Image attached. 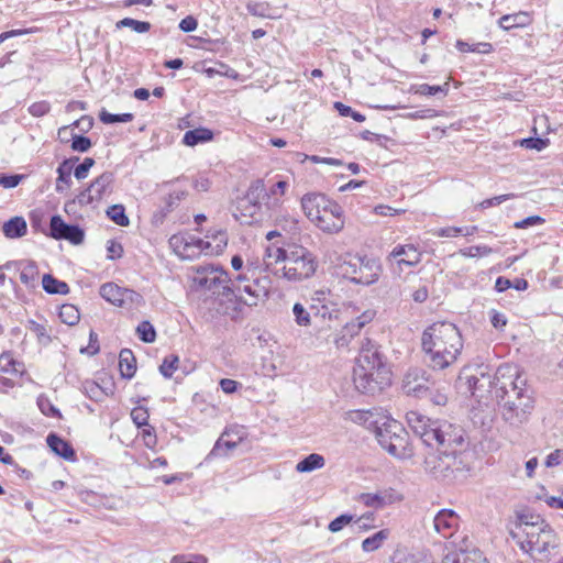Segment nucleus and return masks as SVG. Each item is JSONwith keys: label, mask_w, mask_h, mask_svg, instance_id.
I'll return each instance as SVG.
<instances>
[{"label": "nucleus", "mask_w": 563, "mask_h": 563, "mask_svg": "<svg viewBox=\"0 0 563 563\" xmlns=\"http://www.w3.org/2000/svg\"><path fill=\"white\" fill-rule=\"evenodd\" d=\"M178 362H179L178 356H176L174 354L167 355L163 360V363L159 366V373L165 378H170L178 367Z\"/></svg>", "instance_id": "obj_49"}, {"label": "nucleus", "mask_w": 563, "mask_h": 563, "mask_svg": "<svg viewBox=\"0 0 563 563\" xmlns=\"http://www.w3.org/2000/svg\"><path fill=\"white\" fill-rule=\"evenodd\" d=\"M467 389L478 401L492 395L501 406L503 418L510 424L522 423L533 408V398L526 388L517 367L500 365L494 376L487 367H478L474 374L466 376Z\"/></svg>", "instance_id": "obj_1"}, {"label": "nucleus", "mask_w": 563, "mask_h": 563, "mask_svg": "<svg viewBox=\"0 0 563 563\" xmlns=\"http://www.w3.org/2000/svg\"><path fill=\"white\" fill-rule=\"evenodd\" d=\"M433 527L437 533L449 539L457 531L460 527V517L452 509H441L433 518Z\"/></svg>", "instance_id": "obj_18"}, {"label": "nucleus", "mask_w": 563, "mask_h": 563, "mask_svg": "<svg viewBox=\"0 0 563 563\" xmlns=\"http://www.w3.org/2000/svg\"><path fill=\"white\" fill-rule=\"evenodd\" d=\"M213 139V132L207 128L189 130L184 134L183 143L187 146H195L199 143L209 142Z\"/></svg>", "instance_id": "obj_31"}, {"label": "nucleus", "mask_w": 563, "mask_h": 563, "mask_svg": "<svg viewBox=\"0 0 563 563\" xmlns=\"http://www.w3.org/2000/svg\"><path fill=\"white\" fill-rule=\"evenodd\" d=\"M518 531L514 533L520 549L534 559L547 558L551 549L556 547V536L548 522L539 516H520L517 526Z\"/></svg>", "instance_id": "obj_5"}, {"label": "nucleus", "mask_w": 563, "mask_h": 563, "mask_svg": "<svg viewBox=\"0 0 563 563\" xmlns=\"http://www.w3.org/2000/svg\"><path fill=\"white\" fill-rule=\"evenodd\" d=\"M202 254L205 255H218L223 252L228 245V236L223 230H209L201 239Z\"/></svg>", "instance_id": "obj_23"}, {"label": "nucleus", "mask_w": 563, "mask_h": 563, "mask_svg": "<svg viewBox=\"0 0 563 563\" xmlns=\"http://www.w3.org/2000/svg\"><path fill=\"white\" fill-rule=\"evenodd\" d=\"M187 195L186 190L175 189L173 190L168 197L166 198L165 208L166 212H170L176 206H178L179 201L183 200Z\"/></svg>", "instance_id": "obj_60"}, {"label": "nucleus", "mask_w": 563, "mask_h": 563, "mask_svg": "<svg viewBox=\"0 0 563 563\" xmlns=\"http://www.w3.org/2000/svg\"><path fill=\"white\" fill-rule=\"evenodd\" d=\"M267 256L274 258L275 263H284L283 276L290 282H301L312 277L318 267L316 256L302 246L290 250L267 249Z\"/></svg>", "instance_id": "obj_6"}, {"label": "nucleus", "mask_w": 563, "mask_h": 563, "mask_svg": "<svg viewBox=\"0 0 563 563\" xmlns=\"http://www.w3.org/2000/svg\"><path fill=\"white\" fill-rule=\"evenodd\" d=\"M192 282L197 290L210 291L218 297L233 284V277L221 266L205 265L197 267Z\"/></svg>", "instance_id": "obj_9"}, {"label": "nucleus", "mask_w": 563, "mask_h": 563, "mask_svg": "<svg viewBox=\"0 0 563 563\" xmlns=\"http://www.w3.org/2000/svg\"><path fill=\"white\" fill-rule=\"evenodd\" d=\"M119 368L121 376L131 379L136 372V358L129 349H123L119 354Z\"/></svg>", "instance_id": "obj_29"}, {"label": "nucleus", "mask_w": 563, "mask_h": 563, "mask_svg": "<svg viewBox=\"0 0 563 563\" xmlns=\"http://www.w3.org/2000/svg\"><path fill=\"white\" fill-rule=\"evenodd\" d=\"M357 501L363 504L366 507L379 509L383 508L387 503L383 495L380 494H372V493H363L358 495Z\"/></svg>", "instance_id": "obj_46"}, {"label": "nucleus", "mask_w": 563, "mask_h": 563, "mask_svg": "<svg viewBox=\"0 0 563 563\" xmlns=\"http://www.w3.org/2000/svg\"><path fill=\"white\" fill-rule=\"evenodd\" d=\"M47 445L49 449L58 456L67 460V461H75L76 460V453L73 449L71 444L58 437L55 433H49L46 438Z\"/></svg>", "instance_id": "obj_26"}, {"label": "nucleus", "mask_w": 563, "mask_h": 563, "mask_svg": "<svg viewBox=\"0 0 563 563\" xmlns=\"http://www.w3.org/2000/svg\"><path fill=\"white\" fill-rule=\"evenodd\" d=\"M295 321L300 327H308L311 323L310 313L300 302H296L292 307Z\"/></svg>", "instance_id": "obj_53"}, {"label": "nucleus", "mask_w": 563, "mask_h": 563, "mask_svg": "<svg viewBox=\"0 0 563 563\" xmlns=\"http://www.w3.org/2000/svg\"><path fill=\"white\" fill-rule=\"evenodd\" d=\"M493 252L488 245H474L463 250L460 253L465 257L487 256Z\"/></svg>", "instance_id": "obj_57"}, {"label": "nucleus", "mask_w": 563, "mask_h": 563, "mask_svg": "<svg viewBox=\"0 0 563 563\" xmlns=\"http://www.w3.org/2000/svg\"><path fill=\"white\" fill-rule=\"evenodd\" d=\"M230 285L220 296L216 298L218 302L217 311L220 314L229 317L231 320H238L241 318L244 306V299L239 297L235 294V288L233 289Z\"/></svg>", "instance_id": "obj_16"}, {"label": "nucleus", "mask_w": 563, "mask_h": 563, "mask_svg": "<svg viewBox=\"0 0 563 563\" xmlns=\"http://www.w3.org/2000/svg\"><path fill=\"white\" fill-rule=\"evenodd\" d=\"M393 563H429V558L421 551H412L406 548L397 549L393 556Z\"/></svg>", "instance_id": "obj_28"}, {"label": "nucleus", "mask_w": 563, "mask_h": 563, "mask_svg": "<svg viewBox=\"0 0 563 563\" xmlns=\"http://www.w3.org/2000/svg\"><path fill=\"white\" fill-rule=\"evenodd\" d=\"M169 247L183 260H195L202 255L201 239L189 234H174L168 240Z\"/></svg>", "instance_id": "obj_13"}, {"label": "nucleus", "mask_w": 563, "mask_h": 563, "mask_svg": "<svg viewBox=\"0 0 563 563\" xmlns=\"http://www.w3.org/2000/svg\"><path fill=\"white\" fill-rule=\"evenodd\" d=\"M462 446H453L449 449L448 457V482L462 481L466 478L471 471V454L461 449Z\"/></svg>", "instance_id": "obj_14"}, {"label": "nucleus", "mask_w": 563, "mask_h": 563, "mask_svg": "<svg viewBox=\"0 0 563 563\" xmlns=\"http://www.w3.org/2000/svg\"><path fill=\"white\" fill-rule=\"evenodd\" d=\"M77 162H79V157L74 156V157L65 158L58 165V167L56 169L57 178H56V185H55V190L58 194H63L71 187V185H73L71 173L74 172V166Z\"/></svg>", "instance_id": "obj_25"}, {"label": "nucleus", "mask_w": 563, "mask_h": 563, "mask_svg": "<svg viewBox=\"0 0 563 563\" xmlns=\"http://www.w3.org/2000/svg\"><path fill=\"white\" fill-rule=\"evenodd\" d=\"M122 306L125 308H132L140 306L143 302V297L133 289L123 288L121 294Z\"/></svg>", "instance_id": "obj_50"}, {"label": "nucleus", "mask_w": 563, "mask_h": 563, "mask_svg": "<svg viewBox=\"0 0 563 563\" xmlns=\"http://www.w3.org/2000/svg\"><path fill=\"white\" fill-rule=\"evenodd\" d=\"M355 388L362 394L375 395L391 384V372L383 361L377 345L364 339L353 369Z\"/></svg>", "instance_id": "obj_4"}, {"label": "nucleus", "mask_w": 563, "mask_h": 563, "mask_svg": "<svg viewBox=\"0 0 563 563\" xmlns=\"http://www.w3.org/2000/svg\"><path fill=\"white\" fill-rule=\"evenodd\" d=\"M352 521H354V516H353V515L343 514V515H340L339 517H336L335 519H333V520L329 523L328 529H329L331 532H339V531H341L345 526H347L349 523H351Z\"/></svg>", "instance_id": "obj_58"}, {"label": "nucleus", "mask_w": 563, "mask_h": 563, "mask_svg": "<svg viewBox=\"0 0 563 563\" xmlns=\"http://www.w3.org/2000/svg\"><path fill=\"white\" fill-rule=\"evenodd\" d=\"M244 435L243 428L238 426L227 428L214 443L206 460L209 461L213 457L227 455L228 451L235 449L241 443Z\"/></svg>", "instance_id": "obj_17"}, {"label": "nucleus", "mask_w": 563, "mask_h": 563, "mask_svg": "<svg viewBox=\"0 0 563 563\" xmlns=\"http://www.w3.org/2000/svg\"><path fill=\"white\" fill-rule=\"evenodd\" d=\"M232 286L236 291L244 292L247 296L244 303L252 307L268 296L272 279L258 264L251 262L246 264L245 272L233 277Z\"/></svg>", "instance_id": "obj_7"}, {"label": "nucleus", "mask_w": 563, "mask_h": 563, "mask_svg": "<svg viewBox=\"0 0 563 563\" xmlns=\"http://www.w3.org/2000/svg\"><path fill=\"white\" fill-rule=\"evenodd\" d=\"M340 268L344 278L360 285L374 284L379 276L378 264L366 257L351 256Z\"/></svg>", "instance_id": "obj_10"}, {"label": "nucleus", "mask_w": 563, "mask_h": 563, "mask_svg": "<svg viewBox=\"0 0 563 563\" xmlns=\"http://www.w3.org/2000/svg\"><path fill=\"white\" fill-rule=\"evenodd\" d=\"M422 350L433 369H444L454 364L463 350V339L459 328L446 321L429 325L421 336Z\"/></svg>", "instance_id": "obj_3"}, {"label": "nucleus", "mask_w": 563, "mask_h": 563, "mask_svg": "<svg viewBox=\"0 0 563 563\" xmlns=\"http://www.w3.org/2000/svg\"><path fill=\"white\" fill-rule=\"evenodd\" d=\"M268 183H271V185L268 187L266 186L265 206L269 210H276L283 203V197L289 187V183L280 176L269 179Z\"/></svg>", "instance_id": "obj_22"}, {"label": "nucleus", "mask_w": 563, "mask_h": 563, "mask_svg": "<svg viewBox=\"0 0 563 563\" xmlns=\"http://www.w3.org/2000/svg\"><path fill=\"white\" fill-rule=\"evenodd\" d=\"M107 257L111 261L121 258L123 255V246L120 242L109 240L107 242Z\"/></svg>", "instance_id": "obj_62"}, {"label": "nucleus", "mask_w": 563, "mask_h": 563, "mask_svg": "<svg viewBox=\"0 0 563 563\" xmlns=\"http://www.w3.org/2000/svg\"><path fill=\"white\" fill-rule=\"evenodd\" d=\"M443 563H484V559L479 551H471L446 555Z\"/></svg>", "instance_id": "obj_40"}, {"label": "nucleus", "mask_w": 563, "mask_h": 563, "mask_svg": "<svg viewBox=\"0 0 563 563\" xmlns=\"http://www.w3.org/2000/svg\"><path fill=\"white\" fill-rule=\"evenodd\" d=\"M361 331H362L361 325H358L356 322H354V320H351V321L346 322L345 325L342 328L341 340L347 342L349 340L358 335Z\"/></svg>", "instance_id": "obj_61"}, {"label": "nucleus", "mask_w": 563, "mask_h": 563, "mask_svg": "<svg viewBox=\"0 0 563 563\" xmlns=\"http://www.w3.org/2000/svg\"><path fill=\"white\" fill-rule=\"evenodd\" d=\"M266 184L263 179H256L251 183L245 198L241 203L246 202L250 205L249 216L254 217L256 210L261 208V203L265 205L266 201Z\"/></svg>", "instance_id": "obj_24"}, {"label": "nucleus", "mask_w": 563, "mask_h": 563, "mask_svg": "<svg viewBox=\"0 0 563 563\" xmlns=\"http://www.w3.org/2000/svg\"><path fill=\"white\" fill-rule=\"evenodd\" d=\"M422 258V252L413 244H397L387 255V263L394 274L400 275L406 268L416 267Z\"/></svg>", "instance_id": "obj_11"}, {"label": "nucleus", "mask_w": 563, "mask_h": 563, "mask_svg": "<svg viewBox=\"0 0 563 563\" xmlns=\"http://www.w3.org/2000/svg\"><path fill=\"white\" fill-rule=\"evenodd\" d=\"M117 29L130 27L136 33H146L151 29V23L146 21H137L131 18H124L117 22Z\"/></svg>", "instance_id": "obj_47"}, {"label": "nucleus", "mask_w": 563, "mask_h": 563, "mask_svg": "<svg viewBox=\"0 0 563 563\" xmlns=\"http://www.w3.org/2000/svg\"><path fill=\"white\" fill-rule=\"evenodd\" d=\"M334 109L339 112L341 117H351L356 122L365 121V115L357 111H354L351 107L340 101L334 102Z\"/></svg>", "instance_id": "obj_55"}, {"label": "nucleus", "mask_w": 563, "mask_h": 563, "mask_svg": "<svg viewBox=\"0 0 563 563\" xmlns=\"http://www.w3.org/2000/svg\"><path fill=\"white\" fill-rule=\"evenodd\" d=\"M113 179L112 173H102L95 178L86 189L76 196L75 202L79 206H88L101 201L106 195L111 192Z\"/></svg>", "instance_id": "obj_12"}, {"label": "nucleus", "mask_w": 563, "mask_h": 563, "mask_svg": "<svg viewBox=\"0 0 563 563\" xmlns=\"http://www.w3.org/2000/svg\"><path fill=\"white\" fill-rule=\"evenodd\" d=\"M42 285L47 294L66 295L69 292V286L65 282L56 279L51 274H45L43 276Z\"/></svg>", "instance_id": "obj_37"}, {"label": "nucleus", "mask_w": 563, "mask_h": 563, "mask_svg": "<svg viewBox=\"0 0 563 563\" xmlns=\"http://www.w3.org/2000/svg\"><path fill=\"white\" fill-rule=\"evenodd\" d=\"M450 88V78L443 85L420 84L412 86L411 90L421 96H446Z\"/></svg>", "instance_id": "obj_34"}, {"label": "nucleus", "mask_w": 563, "mask_h": 563, "mask_svg": "<svg viewBox=\"0 0 563 563\" xmlns=\"http://www.w3.org/2000/svg\"><path fill=\"white\" fill-rule=\"evenodd\" d=\"M93 165H95L93 158H91V157L84 158L82 163H80L78 166H76L74 168V176L76 177V179H78V180L85 179L88 176L89 170Z\"/></svg>", "instance_id": "obj_59"}, {"label": "nucleus", "mask_w": 563, "mask_h": 563, "mask_svg": "<svg viewBox=\"0 0 563 563\" xmlns=\"http://www.w3.org/2000/svg\"><path fill=\"white\" fill-rule=\"evenodd\" d=\"M389 530L388 529H382L371 537L366 538L362 542V550L366 553L374 552L382 548L384 542L389 538Z\"/></svg>", "instance_id": "obj_35"}, {"label": "nucleus", "mask_w": 563, "mask_h": 563, "mask_svg": "<svg viewBox=\"0 0 563 563\" xmlns=\"http://www.w3.org/2000/svg\"><path fill=\"white\" fill-rule=\"evenodd\" d=\"M48 235L55 240H66L78 245L85 239L84 230L77 224H68L58 214L51 218Z\"/></svg>", "instance_id": "obj_15"}, {"label": "nucleus", "mask_w": 563, "mask_h": 563, "mask_svg": "<svg viewBox=\"0 0 563 563\" xmlns=\"http://www.w3.org/2000/svg\"><path fill=\"white\" fill-rule=\"evenodd\" d=\"M386 417L378 412L377 409H355L344 413V420L363 426L367 429L377 430V426L384 421Z\"/></svg>", "instance_id": "obj_21"}, {"label": "nucleus", "mask_w": 563, "mask_h": 563, "mask_svg": "<svg viewBox=\"0 0 563 563\" xmlns=\"http://www.w3.org/2000/svg\"><path fill=\"white\" fill-rule=\"evenodd\" d=\"M456 48L462 52H473L478 54H488L492 52L493 46L490 43L486 42H465V41H457L456 42Z\"/></svg>", "instance_id": "obj_41"}, {"label": "nucleus", "mask_w": 563, "mask_h": 563, "mask_svg": "<svg viewBox=\"0 0 563 563\" xmlns=\"http://www.w3.org/2000/svg\"><path fill=\"white\" fill-rule=\"evenodd\" d=\"M150 413L145 407H135L131 411V419L137 428L147 427Z\"/></svg>", "instance_id": "obj_54"}, {"label": "nucleus", "mask_w": 563, "mask_h": 563, "mask_svg": "<svg viewBox=\"0 0 563 563\" xmlns=\"http://www.w3.org/2000/svg\"><path fill=\"white\" fill-rule=\"evenodd\" d=\"M20 280L27 288H35L38 284V268L34 262H26L21 267Z\"/></svg>", "instance_id": "obj_32"}, {"label": "nucleus", "mask_w": 563, "mask_h": 563, "mask_svg": "<svg viewBox=\"0 0 563 563\" xmlns=\"http://www.w3.org/2000/svg\"><path fill=\"white\" fill-rule=\"evenodd\" d=\"M2 232L8 239H19L26 234L27 224L23 217H13L2 225Z\"/></svg>", "instance_id": "obj_27"}, {"label": "nucleus", "mask_w": 563, "mask_h": 563, "mask_svg": "<svg viewBox=\"0 0 563 563\" xmlns=\"http://www.w3.org/2000/svg\"><path fill=\"white\" fill-rule=\"evenodd\" d=\"M529 23V15L526 12H519L516 14H506L499 19V26L504 30H510L514 27H522Z\"/></svg>", "instance_id": "obj_38"}, {"label": "nucleus", "mask_w": 563, "mask_h": 563, "mask_svg": "<svg viewBox=\"0 0 563 563\" xmlns=\"http://www.w3.org/2000/svg\"><path fill=\"white\" fill-rule=\"evenodd\" d=\"M324 464L325 460L321 454L311 453L297 463L296 471L299 473H309L322 468Z\"/></svg>", "instance_id": "obj_33"}, {"label": "nucleus", "mask_w": 563, "mask_h": 563, "mask_svg": "<svg viewBox=\"0 0 563 563\" xmlns=\"http://www.w3.org/2000/svg\"><path fill=\"white\" fill-rule=\"evenodd\" d=\"M23 364L18 362L10 352L0 355V372L10 374H22Z\"/></svg>", "instance_id": "obj_39"}, {"label": "nucleus", "mask_w": 563, "mask_h": 563, "mask_svg": "<svg viewBox=\"0 0 563 563\" xmlns=\"http://www.w3.org/2000/svg\"><path fill=\"white\" fill-rule=\"evenodd\" d=\"M107 216L118 225L126 227L130 223L122 205H112L107 210Z\"/></svg>", "instance_id": "obj_45"}, {"label": "nucleus", "mask_w": 563, "mask_h": 563, "mask_svg": "<svg viewBox=\"0 0 563 563\" xmlns=\"http://www.w3.org/2000/svg\"><path fill=\"white\" fill-rule=\"evenodd\" d=\"M376 314L377 312L375 309H366L357 314L353 320L363 329L375 319Z\"/></svg>", "instance_id": "obj_64"}, {"label": "nucleus", "mask_w": 563, "mask_h": 563, "mask_svg": "<svg viewBox=\"0 0 563 563\" xmlns=\"http://www.w3.org/2000/svg\"><path fill=\"white\" fill-rule=\"evenodd\" d=\"M123 287L118 286L114 283H106L100 287V296L108 302L114 306H122V294Z\"/></svg>", "instance_id": "obj_36"}, {"label": "nucleus", "mask_w": 563, "mask_h": 563, "mask_svg": "<svg viewBox=\"0 0 563 563\" xmlns=\"http://www.w3.org/2000/svg\"><path fill=\"white\" fill-rule=\"evenodd\" d=\"M38 409L46 417L52 418H60V411L52 404V401L44 395L38 396L37 398Z\"/></svg>", "instance_id": "obj_48"}, {"label": "nucleus", "mask_w": 563, "mask_h": 563, "mask_svg": "<svg viewBox=\"0 0 563 563\" xmlns=\"http://www.w3.org/2000/svg\"><path fill=\"white\" fill-rule=\"evenodd\" d=\"M246 10L247 12L253 15V16H258V18H275L273 14H272V7L268 2L266 1H249L246 3Z\"/></svg>", "instance_id": "obj_43"}, {"label": "nucleus", "mask_w": 563, "mask_h": 563, "mask_svg": "<svg viewBox=\"0 0 563 563\" xmlns=\"http://www.w3.org/2000/svg\"><path fill=\"white\" fill-rule=\"evenodd\" d=\"M418 369H411L406 374L402 383V389L406 394L420 397L428 391V387H426L423 383L418 382Z\"/></svg>", "instance_id": "obj_30"}, {"label": "nucleus", "mask_w": 563, "mask_h": 563, "mask_svg": "<svg viewBox=\"0 0 563 563\" xmlns=\"http://www.w3.org/2000/svg\"><path fill=\"white\" fill-rule=\"evenodd\" d=\"M85 500L92 506H101L107 509H115L114 501L108 497L99 496L92 492H87Z\"/></svg>", "instance_id": "obj_52"}, {"label": "nucleus", "mask_w": 563, "mask_h": 563, "mask_svg": "<svg viewBox=\"0 0 563 563\" xmlns=\"http://www.w3.org/2000/svg\"><path fill=\"white\" fill-rule=\"evenodd\" d=\"M134 119L132 113L113 114L102 109L99 112V120L104 124L128 123Z\"/></svg>", "instance_id": "obj_44"}, {"label": "nucleus", "mask_w": 563, "mask_h": 563, "mask_svg": "<svg viewBox=\"0 0 563 563\" xmlns=\"http://www.w3.org/2000/svg\"><path fill=\"white\" fill-rule=\"evenodd\" d=\"M136 332L139 334L140 340H142L145 343H152L156 339L155 329L148 321H142L137 325Z\"/></svg>", "instance_id": "obj_51"}, {"label": "nucleus", "mask_w": 563, "mask_h": 563, "mask_svg": "<svg viewBox=\"0 0 563 563\" xmlns=\"http://www.w3.org/2000/svg\"><path fill=\"white\" fill-rule=\"evenodd\" d=\"M59 319L63 323L68 325H75L80 319L79 310L76 306L70 303L62 305L59 308Z\"/></svg>", "instance_id": "obj_42"}, {"label": "nucleus", "mask_w": 563, "mask_h": 563, "mask_svg": "<svg viewBox=\"0 0 563 563\" xmlns=\"http://www.w3.org/2000/svg\"><path fill=\"white\" fill-rule=\"evenodd\" d=\"M51 104L47 101H37L29 107V113L33 117L40 118L48 113Z\"/></svg>", "instance_id": "obj_63"}, {"label": "nucleus", "mask_w": 563, "mask_h": 563, "mask_svg": "<svg viewBox=\"0 0 563 563\" xmlns=\"http://www.w3.org/2000/svg\"><path fill=\"white\" fill-rule=\"evenodd\" d=\"M406 420L412 432L437 452L429 453L424 459V471L437 479L448 481L449 449L462 446L464 431L461 427L448 421L431 420L419 411H409Z\"/></svg>", "instance_id": "obj_2"}, {"label": "nucleus", "mask_w": 563, "mask_h": 563, "mask_svg": "<svg viewBox=\"0 0 563 563\" xmlns=\"http://www.w3.org/2000/svg\"><path fill=\"white\" fill-rule=\"evenodd\" d=\"M375 437L382 449L394 457L408 459L412 455L409 434L397 420L386 417L380 426H377Z\"/></svg>", "instance_id": "obj_8"}, {"label": "nucleus", "mask_w": 563, "mask_h": 563, "mask_svg": "<svg viewBox=\"0 0 563 563\" xmlns=\"http://www.w3.org/2000/svg\"><path fill=\"white\" fill-rule=\"evenodd\" d=\"M91 145V140L87 136L74 134L71 137L70 147L75 152L85 153L89 151Z\"/></svg>", "instance_id": "obj_56"}, {"label": "nucleus", "mask_w": 563, "mask_h": 563, "mask_svg": "<svg viewBox=\"0 0 563 563\" xmlns=\"http://www.w3.org/2000/svg\"><path fill=\"white\" fill-rule=\"evenodd\" d=\"M316 227L327 233H338L344 227V218L341 207L335 202L334 208H325L313 222Z\"/></svg>", "instance_id": "obj_20"}, {"label": "nucleus", "mask_w": 563, "mask_h": 563, "mask_svg": "<svg viewBox=\"0 0 563 563\" xmlns=\"http://www.w3.org/2000/svg\"><path fill=\"white\" fill-rule=\"evenodd\" d=\"M334 208L335 202L322 194H307L301 198V208L306 217L313 223L325 208Z\"/></svg>", "instance_id": "obj_19"}]
</instances>
